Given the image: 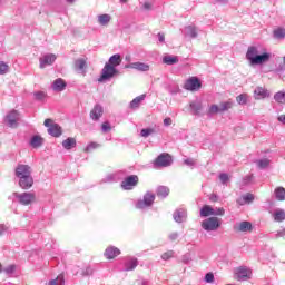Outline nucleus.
Here are the masks:
<instances>
[{
	"instance_id": "obj_1",
	"label": "nucleus",
	"mask_w": 285,
	"mask_h": 285,
	"mask_svg": "<svg viewBox=\"0 0 285 285\" xmlns=\"http://www.w3.org/2000/svg\"><path fill=\"white\" fill-rule=\"evenodd\" d=\"M16 177L22 190H30L35 186V178H32V167L30 165L19 164L16 167Z\"/></svg>"
},
{
	"instance_id": "obj_2",
	"label": "nucleus",
	"mask_w": 285,
	"mask_h": 285,
	"mask_svg": "<svg viewBox=\"0 0 285 285\" xmlns=\"http://www.w3.org/2000/svg\"><path fill=\"white\" fill-rule=\"evenodd\" d=\"M246 59L249 61L250 66H262V63L271 61V53L266 52L264 48L252 46L247 49Z\"/></svg>"
},
{
	"instance_id": "obj_3",
	"label": "nucleus",
	"mask_w": 285,
	"mask_h": 285,
	"mask_svg": "<svg viewBox=\"0 0 285 285\" xmlns=\"http://www.w3.org/2000/svg\"><path fill=\"white\" fill-rule=\"evenodd\" d=\"M12 197L14 198V202L20 204V206H32V204L37 202V195L32 191H23V193L14 191L12 194Z\"/></svg>"
},
{
	"instance_id": "obj_4",
	"label": "nucleus",
	"mask_w": 285,
	"mask_h": 285,
	"mask_svg": "<svg viewBox=\"0 0 285 285\" xmlns=\"http://www.w3.org/2000/svg\"><path fill=\"white\" fill-rule=\"evenodd\" d=\"M156 195L153 191H146L142 196V198H139L135 207L138 210H146L148 208H151L153 204H155Z\"/></svg>"
},
{
	"instance_id": "obj_5",
	"label": "nucleus",
	"mask_w": 285,
	"mask_h": 285,
	"mask_svg": "<svg viewBox=\"0 0 285 285\" xmlns=\"http://www.w3.org/2000/svg\"><path fill=\"white\" fill-rule=\"evenodd\" d=\"M222 226V218L218 217H209L202 222V228L203 230H206L207 233H212L215 230H218Z\"/></svg>"
},
{
	"instance_id": "obj_6",
	"label": "nucleus",
	"mask_w": 285,
	"mask_h": 285,
	"mask_svg": "<svg viewBox=\"0 0 285 285\" xmlns=\"http://www.w3.org/2000/svg\"><path fill=\"white\" fill-rule=\"evenodd\" d=\"M43 126L48 131V135H50L51 137H56L59 138L61 137V135H63V130L61 129V126H59V124L55 122L52 119L47 118L43 122Z\"/></svg>"
},
{
	"instance_id": "obj_7",
	"label": "nucleus",
	"mask_w": 285,
	"mask_h": 285,
	"mask_svg": "<svg viewBox=\"0 0 285 285\" xmlns=\"http://www.w3.org/2000/svg\"><path fill=\"white\" fill-rule=\"evenodd\" d=\"M118 70L117 68L105 63L102 70H101V75L98 78L99 83H104V81H110V79H112V77H115L116 75H118Z\"/></svg>"
},
{
	"instance_id": "obj_8",
	"label": "nucleus",
	"mask_w": 285,
	"mask_h": 285,
	"mask_svg": "<svg viewBox=\"0 0 285 285\" xmlns=\"http://www.w3.org/2000/svg\"><path fill=\"white\" fill-rule=\"evenodd\" d=\"M173 164V157H170V154H160L155 160H154V168H168V166H171Z\"/></svg>"
},
{
	"instance_id": "obj_9",
	"label": "nucleus",
	"mask_w": 285,
	"mask_h": 285,
	"mask_svg": "<svg viewBox=\"0 0 285 285\" xmlns=\"http://www.w3.org/2000/svg\"><path fill=\"white\" fill-rule=\"evenodd\" d=\"M137 184H139V176L130 175L121 181L120 186L122 190H132Z\"/></svg>"
},
{
	"instance_id": "obj_10",
	"label": "nucleus",
	"mask_w": 285,
	"mask_h": 285,
	"mask_svg": "<svg viewBox=\"0 0 285 285\" xmlns=\"http://www.w3.org/2000/svg\"><path fill=\"white\" fill-rule=\"evenodd\" d=\"M202 88V81H199V78L191 77L185 81L184 89L189 90L190 92H195Z\"/></svg>"
},
{
	"instance_id": "obj_11",
	"label": "nucleus",
	"mask_w": 285,
	"mask_h": 285,
	"mask_svg": "<svg viewBox=\"0 0 285 285\" xmlns=\"http://www.w3.org/2000/svg\"><path fill=\"white\" fill-rule=\"evenodd\" d=\"M173 219L176 224H184L188 219V210L184 207L176 209L173 214Z\"/></svg>"
},
{
	"instance_id": "obj_12",
	"label": "nucleus",
	"mask_w": 285,
	"mask_h": 285,
	"mask_svg": "<svg viewBox=\"0 0 285 285\" xmlns=\"http://www.w3.org/2000/svg\"><path fill=\"white\" fill-rule=\"evenodd\" d=\"M73 68L78 75H86V70H88V60L86 58H78L73 62Z\"/></svg>"
},
{
	"instance_id": "obj_13",
	"label": "nucleus",
	"mask_w": 285,
	"mask_h": 285,
	"mask_svg": "<svg viewBox=\"0 0 285 285\" xmlns=\"http://www.w3.org/2000/svg\"><path fill=\"white\" fill-rule=\"evenodd\" d=\"M234 230L236 233H250L253 230V224L248 220H243L234 225Z\"/></svg>"
},
{
	"instance_id": "obj_14",
	"label": "nucleus",
	"mask_w": 285,
	"mask_h": 285,
	"mask_svg": "<svg viewBox=\"0 0 285 285\" xmlns=\"http://www.w3.org/2000/svg\"><path fill=\"white\" fill-rule=\"evenodd\" d=\"M40 68L43 69L47 66H52V63H55V61H57V56L53 53H47L45 56H42L40 59Z\"/></svg>"
},
{
	"instance_id": "obj_15",
	"label": "nucleus",
	"mask_w": 285,
	"mask_h": 285,
	"mask_svg": "<svg viewBox=\"0 0 285 285\" xmlns=\"http://www.w3.org/2000/svg\"><path fill=\"white\" fill-rule=\"evenodd\" d=\"M125 68L138 70V72H148V70H150V66L145 62H130L129 65H126Z\"/></svg>"
},
{
	"instance_id": "obj_16",
	"label": "nucleus",
	"mask_w": 285,
	"mask_h": 285,
	"mask_svg": "<svg viewBox=\"0 0 285 285\" xmlns=\"http://www.w3.org/2000/svg\"><path fill=\"white\" fill-rule=\"evenodd\" d=\"M6 121L9 128H17V121H19V111H10L6 117Z\"/></svg>"
},
{
	"instance_id": "obj_17",
	"label": "nucleus",
	"mask_w": 285,
	"mask_h": 285,
	"mask_svg": "<svg viewBox=\"0 0 285 285\" xmlns=\"http://www.w3.org/2000/svg\"><path fill=\"white\" fill-rule=\"evenodd\" d=\"M101 117H104V107H101V105H95L90 111V119H92V121H99Z\"/></svg>"
},
{
	"instance_id": "obj_18",
	"label": "nucleus",
	"mask_w": 285,
	"mask_h": 285,
	"mask_svg": "<svg viewBox=\"0 0 285 285\" xmlns=\"http://www.w3.org/2000/svg\"><path fill=\"white\" fill-rule=\"evenodd\" d=\"M104 255L106 259H115V257H119V255H121V250L115 246H109L105 249Z\"/></svg>"
},
{
	"instance_id": "obj_19",
	"label": "nucleus",
	"mask_w": 285,
	"mask_h": 285,
	"mask_svg": "<svg viewBox=\"0 0 285 285\" xmlns=\"http://www.w3.org/2000/svg\"><path fill=\"white\" fill-rule=\"evenodd\" d=\"M236 275L237 276L235 277L238 279V282H246V279L250 278V269L246 267H239L236 272Z\"/></svg>"
},
{
	"instance_id": "obj_20",
	"label": "nucleus",
	"mask_w": 285,
	"mask_h": 285,
	"mask_svg": "<svg viewBox=\"0 0 285 285\" xmlns=\"http://www.w3.org/2000/svg\"><path fill=\"white\" fill-rule=\"evenodd\" d=\"M271 97V91H268L267 89L263 88V87H257L254 90V98L259 100V99H266Z\"/></svg>"
},
{
	"instance_id": "obj_21",
	"label": "nucleus",
	"mask_w": 285,
	"mask_h": 285,
	"mask_svg": "<svg viewBox=\"0 0 285 285\" xmlns=\"http://www.w3.org/2000/svg\"><path fill=\"white\" fill-rule=\"evenodd\" d=\"M66 81L61 78H58L52 82L51 88L55 92H63L66 90Z\"/></svg>"
},
{
	"instance_id": "obj_22",
	"label": "nucleus",
	"mask_w": 285,
	"mask_h": 285,
	"mask_svg": "<svg viewBox=\"0 0 285 285\" xmlns=\"http://www.w3.org/2000/svg\"><path fill=\"white\" fill-rule=\"evenodd\" d=\"M121 173H126V171H117L115 174H108L101 179V184H116V181H119V175H121Z\"/></svg>"
},
{
	"instance_id": "obj_23",
	"label": "nucleus",
	"mask_w": 285,
	"mask_h": 285,
	"mask_svg": "<svg viewBox=\"0 0 285 285\" xmlns=\"http://www.w3.org/2000/svg\"><path fill=\"white\" fill-rule=\"evenodd\" d=\"M139 266V261L135 257L127 258L125 262V269L126 272L135 271Z\"/></svg>"
},
{
	"instance_id": "obj_24",
	"label": "nucleus",
	"mask_w": 285,
	"mask_h": 285,
	"mask_svg": "<svg viewBox=\"0 0 285 285\" xmlns=\"http://www.w3.org/2000/svg\"><path fill=\"white\" fill-rule=\"evenodd\" d=\"M145 99H146V94L137 96L136 98H134L130 101L129 108H131V110H137V108H139V106H141V101H144Z\"/></svg>"
},
{
	"instance_id": "obj_25",
	"label": "nucleus",
	"mask_w": 285,
	"mask_h": 285,
	"mask_svg": "<svg viewBox=\"0 0 285 285\" xmlns=\"http://www.w3.org/2000/svg\"><path fill=\"white\" fill-rule=\"evenodd\" d=\"M106 63L107 66H111V68H117V66H121V55L115 53L109 58L108 62Z\"/></svg>"
},
{
	"instance_id": "obj_26",
	"label": "nucleus",
	"mask_w": 285,
	"mask_h": 285,
	"mask_svg": "<svg viewBox=\"0 0 285 285\" xmlns=\"http://www.w3.org/2000/svg\"><path fill=\"white\" fill-rule=\"evenodd\" d=\"M77 147V139L69 137L62 141V148L65 150H72V148Z\"/></svg>"
},
{
	"instance_id": "obj_27",
	"label": "nucleus",
	"mask_w": 285,
	"mask_h": 285,
	"mask_svg": "<svg viewBox=\"0 0 285 285\" xmlns=\"http://www.w3.org/2000/svg\"><path fill=\"white\" fill-rule=\"evenodd\" d=\"M255 200V196L253 194L243 195L240 198L237 199V204L239 206H245V204H250Z\"/></svg>"
},
{
	"instance_id": "obj_28",
	"label": "nucleus",
	"mask_w": 285,
	"mask_h": 285,
	"mask_svg": "<svg viewBox=\"0 0 285 285\" xmlns=\"http://www.w3.org/2000/svg\"><path fill=\"white\" fill-rule=\"evenodd\" d=\"M274 222L282 223L285 222V210L282 208H276L273 213Z\"/></svg>"
},
{
	"instance_id": "obj_29",
	"label": "nucleus",
	"mask_w": 285,
	"mask_h": 285,
	"mask_svg": "<svg viewBox=\"0 0 285 285\" xmlns=\"http://www.w3.org/2000/svg\"><path fill=\"white\" fill-rule=\"evenodd\" d=\"M189 108L191 110V115H199L202 112L203 106L199 100H195L189 104Z\"/></svg>"
},
{
	"instance_id": "obj_30",
	"label": "nucleus",
	"mask_w": 285,
	"mask_h": 285,
	"mask_svg": "<svg viewBox=\"0 0 285 285\" xmlns=\"http://www.w3.org/2000/svg\"><path fill=\"white\" fill-rule=\"evenodd\" d=\"M29 144L31 148H41L43 146V139L41 136L36 135L30 139Z\"/></svg>"
},
{
	"instance_id": "obj_31",
	"label": "nucleus",
	"mask_w": 285,
	"mask_h": 285,
	"mask_svg": "<svg viewBox=\"0 0 285 285\" xmlns=\"http://www.w3.org/2000/svg\"><path fill=\"white\" fill-rule=\"evenodd\" d=\"M157 197H160L161 199H166L168 195H170V189L166 186H159L156 190Z\"/></svg>"
},
{
	"instance_id": "obj_32",
	"label": "nucleus",
	"mask_w": 285,
	"mask_h": 285,
	"mask_svg": "<svg viewBox=\"0 0 285 285\" xmlns=\"http://www.w3.org/2000/svg\"><path fill=\"white\" fill-rule=\"evenodd\" d=\"M185 37H189L190 39H197V28L195 26L186 27Z\"/></svg>"
},
{
	"instance_id": "obj_33",
	"label": "nucleus",
	"mask_w": 285,
	"mask_h": 285,
	"mask_svg": "<svg viewBox=\"0 0 285 285\" xmlns=\"http://www.w3.org/2000/svg\"><path fill=\"white\" fill-rule=\"evenodd\" d=\"M112 20V17L108 13H102L98 16V23L100 26H108L110 21Z\"/></svg>"
},
{
	"instance_id": "obj_34",
	"label": "nucleus",
	"mask_w": 285,
	"mask_h": 285,
	"mask_svg": "<svg viewBox=\"0 0 285 285\" xmlns=\"http://www.w3.org/2000/svg\"><path fill=\"white\" fill-rule=\"evenodd\" d=\"M163 62L166 63V66H175V63H179V58L177 56H165L163 58Z\"/></svg>"
},
{
	"instance_id": "obj_35",
	"label": "nucleus",
	"mask_w": 285,
	"mask_h": 285,
	"mask_svg": "<svg viewBox=\"0 0 285 285\" xmlns=\"http://www.w3.org/2000/svg\"><path fill=\"white\" fill-rule=\"evenodd\" d=\"M274 195H275V199H277V202H285V188L284 187H277L274 190Z\"/></svg>"
},
{
	"instance_id": "obj_36",
	"label": "nucleus",
	"mask_w": 285,
	"mask_h": 285,
	"mask_svg": "<svg viewBox=\"0 0 285 285\" xmlns=\"http://www.w3.org/2000/svg\"><path fill=\"white\" fill-rule=\"evenodd\" d=\"M274 101H276V104H279L281 106L285 105V91H278L274 95Z\"/></svg>"
},
{
	"instance_id": "obj_37",
	"label": "nucleus",
	"mask_w": 285,
	"mask_h": 285,
	"mask_svg": "<svg viewBox=\"0 0 285 285\" xmlns=\"http://www.w3.org/2000/svg\"><path fill=\"white\" fill-rule=\"evenodd\" d=\"M213 216V207L210 205H205L200 209V217H210Z\"/></svg>"
},
{
	"instance_id": "obj_38",
	"label": "nucleus",
	"mask_w": 285,
	"mask_h": 285,
	"mask_svg": "<svg viewBox=\"0 0 285 285\" xmlns=\"http://www.w3.org/2000/svg\"><path fill=\"white\" fill-rule=\"evenodd\" d=\"M66 279L63 278V274L57 276V278L49 281L48 285H65Z\"/></svg>"
},
{
	"instance_id": "obj_39",
	"label": "nucleus",
	"mask_w": 285,
	"mask_h": 285,
	"mask_svg": "<svg viewBox=\"0 0 285 285\" xmlns=\"http://www.w3.org/2000/svg\"><path fill=\"white\" fill-rule=\"evenodd\" d=\"M236 101L239 104V106H246V104H248V95L240 94L236 97Z\"/></svg>"
},
{
	"instance_id": "obj_40",
	"label": "nucleus",
	"mask_w": 285,
	"mask_h": 285,
	"mask_svg": "<svg viewBox=\"0 0 285 285\" xmlns=\"http://www.w3.org/2000/svg\"><path fill=\"white\" fill-rule=\"evenodd\" d=\"M218 108L220 112H226V110H230V108H233V101L220 102Z\"/></svg>"
},
{
	"instance_id": "obj_41",
	"label": "nucleus",
	"mask_w": 285,
	"mask_h": 285,
	"mask_svg": "<svg viewBox=\"0 0 285 285\" xmlns=\"http://www.w3.org/2000/svg\"><path fill=\"white\" fill-rule=\"evenodd\" d=\"M97 148H101V145L98 144V142L92 141V142H89L87 145V147L85 148V151L86 153H92V150H97Z\"/></svg>"
},
{
	"instance_id": "obj_42",
	"label": "nucleus",
	"mask_w": 285,
	"mask_h": 285,
	"mask_svg": "<svg viewBox=\"0 0 285 285\" xmlns=\"http://www.w3.org/2000/svg\"><path fill=\"white\" fill-rule=\"evenodd\" d=\"M225 214L226 210L224 209V207L213 208V217H224Z\"/></svg>"
},
{
	"instance_id": "obj_43",
	"label": "nucleus",
	"mask_w": 285,
	"mask_h": 285,
	"mask_svg": "<svg viewBox=\"0 0 285 285\" xmlns=\"http://www.w3.org/2000/svg\"><path fill=\"white\" fill-rule=\"evenodd\" d=\"M48 95L45 91H35L33 92V98L36 101H43Z\"/></svg>"
},
{
	"instance_id": "obj_44",
	"label": "nucleus",
	"mask_w": 285,
	"mask_h": 285,
	"mask_svg": "<svg viewBox=\"0 0 285 285\" xmlns=\"http://www.w3.org/2000/svg\"><path fill=\"white\" fill-rule=\"evenodd\" d=\"M17 271V265L12 264L4 268H2V273H6V275H13V273Z\"/></svg>"
},
{
	"instance_id": "obj_45",
	"label": "nucleus",
	"mask_w": 285,
	"mask_h": 285,
	"mask_svg": "<svg viewBox=\"0 0 285 285\" xmlns=\"http://www.w3.org/2000/svg\"><path fill=\"white\" fill-rule=\"evenodd\" d=\"M8 233H10V225L0 224V237H3V235H8Z\"/></svg>"
},
{
	"instance_id": "obj_46",
	"label": "nucleus",
	"mask_w": 285,
	"mask_h": 285,
	"mask_svg": "<svg viewBox=\"0 0 285 285\" xmlns=\"http://www.w3.org/2000/svg\"><path fill=\"white\" fill-rule=\"evenodd\" d=\"M150 135H155V129L145 128V129H141V131H140V136H142L145 138L150 137Z\"/></svg>"
},
{
	"instance_id": "obj_47",
	"label": "nucleus",
	"mask_w": 285,
	"mask_h": 285,
	"mask_svg": "<svg viewBox=\"0 0 285 285\" xmlns=\"http://www.w3.org/2000/svg\"><path fill=\"white\" fill-rule=\"evenodd\" d=\"M173 257H175V250H168L161 255V259H164L165 262H168V259H173Z\"/></svg>"
},
{
	"instance_id": "obj_48",
	"label": "nucleus",
	"mask_w": 285,
	"mask_h": 285,
	"mask_svg": "<svg viewBox=\"0 0 285 285\" xmlns=\"http://www.w3.org/2000/svg\"><path fill=\"white\" fill-rule=\"evenodd\" d=\"M285 30L284 29H276L274 30V39H284Z\"/></svg>"
},
{
	"instance_id": "obj_49",
	"label": "nucleus",
	"mask_w": 285,
	"mask_h": 285,
	"mask_svg": "<svg viewBox=\"0 0 285 285\" xmlns=\"http://www.w3.org/2000/svg\"><path fill=\"white\" fill-rule=\"evenodd\" d=\"M269 164L271 160H268L267 158L257 160L258 168H268Z\"/></svg>"
},
{
	"instance_id": "obj_50",
	"label": "nucleus",
	"mask_w": 285,
	"mask_h": 285,
	"mask_svg": "<svg viewBox=\"0 0 285 285\" xmlns=\"http://www.w3.org/2000/svg\"><path fill=\"white\" fill-rule=\"evenodd\" d=\"M217 112H222L220 110H219V106H217V105H212L210 107H209V109H208V111H207V115H217Z\"/></svg>"
},
{
	"instance_id": "obj_51",
	"label": "nucleus",
	"mask_w": 285,
	"mask_h": 285,
	"mask_svg": "<svg viewBox=\"0 0 285 285\" xmlns=\"http://www.w3.org/2000/svg\"><path fill=\"white\" fill-rule=\"evenodd\" d=\"M219 179H220V183H222L224 186H226V184H228V179H230V178L228 177V174L222 173V174L219 175Z\"/></svg>"
},
{
	"instance_id": "obj_52",
	"label": "nucleus",
	"mask_w": 285,
	"mask_h": 285,
	"mask_svg": "<svg viewBox=\"0 0 285 285\" xmlns=\"http://www.w3.org/2000/svg\"><path fill=\"white\" fill-rule=\"evenodd\" d=\"M205 282L207 284H213V282H215V275L213 273H207L205 275Z\"/></svg>"
},
{
	"instance_id": "obj_53",
	"label": "nucleus",
	"mask_w": 285,
	"mask_h": 285,
	"mask_svg": "<svg viewBox=\"0 0 285 285\" xmlns=\"http://www.w3.org/2000/svg\"><path fill=\"white\" fill-rule=\"evenodd\" d=\"M168 239L169 242H177V239H179V233L177 232H173L168 235Z\"/></svg>"
},
{
	"instance_id": "obj_54",
	"label": "nucleus",
	"mask_w": 285,
	"mask_h": 285,
	"mask_svg": "<svg viewBox=\"0 0 285 285\" xmlns=\"http://www.w3.org/2000/svg\"><path fill=\"white\" fill-rule=\"evenodd\" d=\"M8 72V65L6 62L0 61V75H6Z\"/></svg>"
},
{
	"instance_id": "obj_55",
	"label": "nucleus",
	"mask_w": 285,
	"mask_h": 285,
	"mask_svg": "<svg viewBox=\"0 0 285 285\" xmlns=\"http://www.w3.org/2000/svg\"><path fill=\"white\" fill-rule=\"evenodd\" d=\"M282 237H285V228H283V229L276 232L273 238H274V239H279V238H282Z\"/></svg>"
},
{
	"instance_id": "obj_56",
	"label": "nucleus",
	"mask_w": 285,
	"mask_h": 285,
	"mask_svg": "<svg viewBox=\"0 0 285 285\" xmlns=\"http://www.w3.org/2000/svg\"><path fill=\"white\" fill-rule=\"evenodd\" d=\"M195 164H196L195 158H186L184 160L185 166H195Z\"/></svg>"
},
{
	"instance_id": "obj_57",
	"label": "nucleus",
	"mask_w": 285,
	"mask_h": 285,
	"mask_svg": "<svg viewBox=\"0 0 285 285\" xmlns=\"http://www.w3.org/2000/svg\"><path fill=\"white\" fill-rule=\"evenodd\" d=\"M101 130L102 132H108V130H110V122H104L101 125Z\"/></svg>"
},
{
	"instance_id": "obj_58",
	"label": "nucleus",
	"mask_w": 285,
	"mask_h": 285,
	"mask_svg": "<svg viewBox=\"0 0 285 285\" xmlns=\"http://www.w3.org/2000/svg\"><path fill=\"white\" fill-rule=\"evenodd\" d=\"M142 9L145 10H153V2H148L146 1L145 3H142Z\"/></svg>"
},
{
	"instance_id": "obj_59",
	"label": "nucleus",
	"mask_w": 285,
	"mask_h": 285,
	"mask_svg": "<svg viewBox=\"0 0 285 285\" xmlns=\"http://www.w3.org/2000/svg\"><path fill=\"white\" fill-rule=\"evenodd\" d=\"M158 41L164 43L166 41V36H164V33H158Z\"/></svg>"
},
{
	"instance_id": "obj_60",
	"label": "nucleus",
	"mask_w": 285,
	"mask_h": 285,
	"mask_svg": "<svg viewBox=\"0 0 285 285\" xmlns=\"http://www.w3.org/2000/svg\"><path fill=\"white\" fill-rule=\"evenodd\" d=\"M171 124H173V119H170V118L164 119V126H170Z\"/></svg>"
},
{
	"instance_id": "obj_61",
	"label": "nucleus",
	"mask_w": 285,
	"mask_h": 285,
	"mask_svg": "<svg viewBox=\"0 0 285 285\" xmlns=\"http://www.w3.org/2000/svg\"><path fill=\"white\" fill-rule=\"evenodd\" d=\"M277 120L285 126V115L278 116Z\"/></svg>"
},
{
	"instance_id": "obj_62",
	"label": "nucleus",
	"mask_w": 285,
	"mask_h": 285,
	"mask_svg": "<svg viewBox=\"0 0 285 285\" xmlns=\"http://www.w3.org/2000/svg\"><path fill=\"white\" fill-rule=\"evenodd\" d=\"M250 181H253V176H246L244 178V184H250Z\"/></svg>"
},
{
	"instance_id": "obj_63",
	"label": "nucleus",
	"mask_w": 285,
	"mask_h": 285,
	"mask_svg": "<svg viewBox=\"0 0 285 285\" xmlns=\"http://www.w3.org/2000/svg\"><path fill=\"white\" fill-rule=\"evenodd\" d=\"M83 275H92V269L90 267H87L83 272Z\"/></svg>"
},
{
	"instance_id": "obj_64",
	"label": "nucleus",
	"mask_w": 285,
	"mask_h": 285,
	"mask_svg": "<svg viewBox=\"0 0 285 285\" xmlns=\"http://www.w3.org/2000/svg\"><path fill=\"white\" fill-rule=\"evenodd\" d=\"M215 3H227L228 1L227 0H214Z\"/></svg>"
}]
</instances>
